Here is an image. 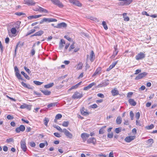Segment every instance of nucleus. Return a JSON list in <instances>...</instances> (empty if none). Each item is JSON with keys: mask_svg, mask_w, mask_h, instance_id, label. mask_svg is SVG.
Returning a JSON list of instances; mask_svg holds the SVG:
<instances>
[{"mask_svg": "<svg viewBox=\"0 0 157 157\" xmlns=\"http://www.w3.org/2000/svg\"><path fill=\"white\" fill-rule=\"evenodd\" d=\"M29 145L31 147H34L35 146V144L34 142L32 141L29 143Z\"/></svg>", "mask_w": 157, "mask_h": 157, "instance_id": "obj_55", "label": "nucleus"}, {"mask_svg": "<svg viewBox=\"0 0 157 157\" xmlns=\"http://www.w3.org/2000/svg\"><path fill=\"white\" fill-rule=\"evenodd\" d=\"M101 71V69L100 68H98L96 71H95V72L94 73L92 77H94L95 76L97 75L98 74L99 72H100Z\"/></svg>", "mask_w": 157, "mask_h": 157, "instance_id": "obj_33", "label": "nucleus"}, {"mask_svg": "<svg viewBox=\"0 0 157 157\" xmlns=\"http://www.w3.org/2000/svg\"><path fill=\"white\" fill-rule=\"evenodd\" d=\"M89 136L90 135L86 133H82L81 135V136L84 142L89 137Z\"/></svg>", "mask_w": 157, "mask_h": 157, "instance_id": "obj_11", "label": "nucleus"}, {"mask_svg": "<svg viewBox=\"0 0 157 157\" xmlns=\"http://www.w3.org/2000/svg\"><path fill=\"white\" fill-rule=\"evenodd\" d=\"M34 10L36 11L44 12L45 13H48V12L47 10L40 6H39L38 8H35V9Z\"/></svg>", "mask_w": 157, "mask_h": 157, "instance_id": "obj_16", "label": "nucleus"}, {"mask_svg": "<svg viewBox=\"0 0 157 157\" xmlns=\"http://www.w3.org/2000/svg\"><path fill=\"white\" fill-rule=\"evenodd\" d=\"M25 130V127L23 125H21L19 127L16 128L15 131L17 133H19L20 132H23Z\"/></svg>", "mask_w": 157, "mask_h": 157, "instance_id": "obj_9", "label": "nucleus"}, {"mask_svg": "<svg viewBox=\"0 0 157 157\" xmlns=\"http://www.w3.org/2000/svg\"><path fill=\"white\" fill-rule=\"evenodd\" d=\"M82 65H83V64L82 63H79L78 65V66H77V69L78 70H80V69H82Z\"/></svg>", "mask_w": 157, "mask_h": 157, "instance_id": "obj_42", "label": "nucleus"}, {"mask_svg": "<svg viewBox=\"0 0 157 157\" xmlns=\"http://www.w3.org/2000/svg\"><path fill=\"white\" fill-rule=\"evenodd\" d=\"M96 85V84L94 82H93L90 84H89L88 86L89 88L90 89V88H92V87L94 86H95Z\"/></svg>", "mask_w": 157, "mask_h": 157, "instance_id": "obj_52", "label": "nucleus"}, {"mask_svg": "<svg viewBox=\"0 0 157 157\" xmlns=\"http://www.w3.org/2000/svg\"><path fill=\"white\" fill-rule=\"evenodd\" d=\"M21 23V22L20 21H17L15 23V25H17V26H15V27L17 28H19L20 27Z\"/></svg>", "mask_w": 157, "mask_h": 157, "instance_id": "obj_41", "label": "nucleus"}, {"mask_svg": "<svg viewBox=\"0 0 157 157\" xmlns=\"http://www.w3.org/2000/svg\"><path fill=\"white\" fill-rule=\"evenodd\" d=\"M153 140L152 139H149L147 141V143H148L152 144L153 143Z\"/></svg>", "mask_w": 157, "mask_h": 157, "instance_id": "obj_58", "label": "nucleus"}, {"mask_svg": "<svg viewBox=\"0 0 157 157\" xmlns=\"http://www.w3.org/2000/svg\"><path fill=\"white\" fill-rule=\"evenodd\" d=\"M21 84L25 88H27L28 89H32V87L29 84H27L23 82H21Z\"/></svg>", "mask_w": 157, "mask_h": 157, "instance_id": "obj_24", "label": "nucleus"}, {"mask_svg": "<svg viewBox=\"0 0 157 157\" xmlns=\"http://www.w3.org/2000/svg\"><path fill=\"white\" fill-rule=\"evenodd\" d=\"M109 83L108 82H102L101 84H99L98 86L99 87H105V86L108 85H109Z\"/></svg>", "mask_w": 157, "mask_h": 157, "instance_id": "obj_23", "label": "nucleus"}, {"mask_svg": "<svg viewBox=\"0 0 157 157\" xmlns=\"http://www.w3.org/2000/svg\"><path fill=\"white\" fill-rule=\"evenodd\" d=\"M24 3L28 5L34 6L35 2L33 0H24Z\"/></svg>", "mask_w": 157, "mask_h": 157, "instance_id": "obj_12", "label": "nucleus"}, {"mask_svg": "<svg viewBox=\"0 0 157 157\" xmlns=\"http://www.w3.org/2000/svg\"><path fill=\"white\" fill-rule=\"evenodd\" d=\"M54 85L53 82L49 83L48 84L45 85L44 87L46 88H49L52 87Z\"/></svg>", "mask_w": 157, "mask_h": 157, "instance_id": "obj_29", "label": "nucleus"}, {"mask_svg": "<svg viewBox=\"0 0 157 157\" xmlns=\"http://www.w3.org/2000/svg\"><path fill=\"white\" fill-rule=\"evenodd\" d=\"M83 96V94L82 93H80L78 92H75L73 96H72V98L73 99H80Z\"/></svg>", "mask_w": 157, "mask_h": 157, "instance_id": "obj_3", "label": "nucleus"}, {"mask_svg": "<svg viewBox=\"0 0 157 157\" xmlns=\"http://www.w3.org/2000/svg\"><path fill=\"white\" fill-rule=\"evenodd\" d=\"M15 14L16 15H18V16H21L22 15H23L25 14L22 12H17V13H16Z\"/></svg>", "mask_w": 157, "mask_h": 157, "instance_id": "obj_62", "label": "nucleus"}, {"mask_svg": "<svg viewBox=\"0 0 157 157\" xmlns=\"http://www.w3.org/2000/svg\"><path fill=\"white\" fill-rule=\"evenodd\" d=\"M145 56V54L142 52L138 53L135 57L136 59L137 60L142 59Z\"/></svg>", "mask_w": 157, "mask_h": 157, "instance_id": "obj_4", "label": "nucleus"}, {"mask_svg": "<svg viewBox=\"0 0 157 157\" xmlns=\"http://www.w3.org/2000/svg\"><path fill=\"white\" fill-rule=\"evenodd\" d=\"M33 82L36 84V85H40L41 84H42L43 82H41L38 81H34Z\"/></svg>", "mask_w": 157, "mask_h": 157, "instance_id": "obj_44", "label": "nucleus"}, {"mask_svg": "<svg viewBox=\"0 0 157 157\" xmlns=\"http://www.w3.org/2000/svg\"><path fill=\"white\" fill-rule=\"evenodd\" d=\"M154 127V125L153 124H151L149 126L146 127V128L147 129H150L153 128Z\"/></svg>", "mask_w": 157, "mask_h": 157, "instance_id": "obj_46", "label": "nucleus"}, {"mask_svg": "<svg viewBox=\"0 0 157 157\" xmlns=\"http://www.w3.org/2000/svg\"><path fill=\"white\" fill-rule=\"evenodd\" d=\"M113 96H115L119 94V91L116 88H114L111 91Z\"/></svg>", "mask_w": 157, "mask_h": 157, "instance_id": "obj_20", "label": "nucleus"}, {"mask_svg": "<svg viewBox=\"0 0 157 157\" xmlns=\"http://www.w3.org/2000/svg\"><path fill=\"white\" fill-rule=\"evenodd\" d=\"M65 40L63 39H61L60 40V42L59 45V47L60 48H62L64 46V44H65Z\"/></svg>", "mask_w": 157, "mask_h": 157, "instance_id": "obj_26", "label": "nucleus"}, {"mask_svg": "<svg viewBox=\"0 0 157 157\" xmlns=\"http://www.w3.org/2000/svg\"><path fill=\"white\" fill-rule=\"evenodd\" d=\"M89 57L91 62L93 61L94 59L95 54L93 51H91L90 56L88 55H87V61L88 60Z\"/></svg>", "mask_w": 157, "mask_h": 157, "instance_id": "obj_8", "label": "nucleus"}, {"mask_svg": "<svg viewBox=\"0 0 157 157\" xmlns=\"http://www.w3.org/2000/svg\"><path fill=\"white\" fill-rule=\"evenodd\" d=\"M118 61H117L115 62H113L112 64L110 65V66L112 68H113L115 67Z\"/></svg>", "mask_w": 157, "mask_h": 157, "instance_id": "obj_54", "label": "nucleus"}, {"mask_svg": "<svg viewBox=\"0 0 157 157\" xmlns=\"http://www.w3.org/2000/svg\"><path fill=\"white\" fill-rule=\"evenodd\" d=\"M133 2V0H124L123 2H120V5L122 6L128 5Z\"/></svg>", "mask_w": 157, "mask_h": 157, "instance_id": "obj_13", "label": "nucleus"}, {"mask_svg": "<svg viewBox=\"0 0 157 157\" xmlns=\"http://www.w3.org/2000/svg\"><path fill=\"white\" fill-rule=\"evenodd\" d=\"M54 135L55 136L57 137H60L61 136L60 134L58 132L54 133Z\"/></svg>", "mask_w": 157, "mask_h": 157, "instance_id": "obj_57", "label": "nucleus"}, {"mask_svg": "<svg viewBox=\"0 0 157 157\" xmlns=\"http://www.w3.org/2000/svg\"><path fill=\"white\" fill-rule=\"evenodd\" d=\"M49 121V119L48 118L45 117L44 120V125L47 127L48 126V123Z\"/></svg>", "mask_w": 157, "mask_h": 157, "instance_id": "obj_32", "label": "nucleus"}, {"mask_svg": "<svg viewBox=\"0 0 157 157\" xmlns=\"http://www.w3.org/2000/svg\"><path fill=\"white\" fill-rule=\"evenodd\" d=\"M133 94V93L132 92H128L127 95V97L130 98L131 96Z\"/></svg>", "mask_w": 157, "mask_h": 157, "instance_id": "obj_60", "label": "nucleus"}, {"mask_svg": "<svg viewBox=\"0 0 157 157\" xmlns=\"http://www.w3.org/2000/svg\"><path fill=\"white\" fill-rule=\"evenodd\" d=\"M55 105H56L55 103H51L48 104L47 105V107L48 108H49L51 107L55 106Z\"/></svg>", "mask_w": 157, "mask_h": 157, "instance_id": "obj_49", "label": "nucleus"}, {"mask_svg": "<svg viewBox=\"0 0 157 157\" xmlns=\"http://www.w3.org/2000/svg\"><path fill=\"white\" fill-rule=\"evenodd\" d=\"M82 82H78V83L76 84L75 85L72 86L71 88H70L69 89V91H70L71 90H72V89H76L78 87V86H80Z\"/></svg>", "mask_w": 157, "mask_h": 157, "instance_id": "obj_22", "label": "nucleus"}, {"mask_svg": "<svg viewBox=\"0 0 157 157\" xmlns=\"http://www.w3.org/2000/svg\"><path fill=\"white\" fill-rule=\"evenodd\" d=\"M91 107L92 108H96L98 107L97 105L96 104H94L91 105Z\"/></svg>", "mask_w": 157, "mask_h": 157, "instance_id": "obj_64", "label": "nucleus"}, {"mask_svg": "<svg viewBox=\"0 0 157 157\" xmlns=\"http://www.w3.org/2000/svg\"><path fill=\"white\" fill-rule=\"evenodd\" d=\"M56 129H57V130L59 131V132H63V129L62 130V129L59 126H57L56 127H55Z\"/></svg>", "mask_w": 157, "mask_h": 157, "instance_id": "obj_47", "label": "nucleus"}, {"mask_svg": "<svg viewBox=\"0 0 157 157\" xmlns=\"http://www.w3.org/2000/svg\"><path fill=\"white\" fill-rule=\"evenodd\" d=\"M117 46L116 45L114 47V48L115 49V51L113 52V54L112 55L111 57L112 58H114L115 56L117 55V53L118 52V51H117Z\"/></svg>", "mask_w": 157, "mask_h": 157, "instance_id": "obj_21", "label": "nucleus"}, {"mask_svg": "<svg viewBox=\"0 0 157 157\" xmlns=\"http://www.w3.org/2000/svg\"><path fill=\"white\" fill-rule=\"evenodd\" d=\"M74 4L79 7H80L82 6L81 4L77 0L75 1Z\"/></svg>", "mask_w": 157, "mask_h": 157, "instance_id": "obj_38", "label": "nucleus"}, {"mask_svg": "<svg viewBox=\"0 0 157 157\" xmlns=\"http://www.w3.org/2000/svg\"><path fill=\"white\" fill-rule=\"evenodd\" d=\"M6 118L9 120L12 119L13 118V117L10 115H8L6 117Z\"/></svg>", "mask_w": 157, "mask_h": 157, "instance_id": "obj_61", "label": "nucleus"}, {"mask_svg": "<svg viewBox=\"0 0 157 157\" xmlns=\"http://www.w3.org/2000/svg\"><path fill=\"white\" fill-rule=\"evenodd\" d=\"M21 74L23 75L28 80H29L30 79V77L29 76H28L26 74H25L24 71H22L21 72Z\"/></svg>", "mask_w": 157, "mask_h": 157, "instance_id": "obj_34", "label": "nucleus"}, {"mask_svg": "<svg viewBox=\"0 0 157 157\" xmlns=\"http://www.w3.org/2000/svg\"><path fill=\"white\" fill-rule=\"evenodd\" d=\"M106 127V126H103L101 127L99 130V133L100 134H103L105 132V128Z\"/></svg>", "mask_w": 157, "mask_h": 157, "instance_id": "obj_28", "label": "nucleus"}, {"mask_svg": "<svg viewBox=\"0 0 157 157\" xmlns=\"http://www.w3.org/2000/svg\"><path fill=\"white\" fill-rule=\"evenodd\" d=\"M97 96L101 98H104V96L103 94L101 93H99L97 94Z\"/></svg>", "mask_w": 157, "mask_h": 157, "instance_id": "obj_56", "label": "nucleus"}, {"mask_svg": "<svg viewBox=\"0 0 157 157\" xmlns=\"http://www.w3.org/2000/svg\"><path fill=\"white\" fill-rule=\"evenodd\" d=\"M69 122L68 121H64L62 124V125L64 127H67L68 126Z\"/></svg>", "mask_w": 157, "mask_h": 157, "instance_id": "obj_39", "label": "nucleus"}, {"mask_svg": "<svg viewBox=\"0 0 157 157\" xmlns=\"http://www.w3.org/2000/svg\"><path fill=\"white\" fill-rule=\"evenodd\" d=\"M20 144L21 149L24 151L25 152L26 151L27 149L26 146L25 140L22 139L21 141Z\"/></svg>", "mask_w": 157, "mask_h": 157, "instance_id": "obj_5", "label": "nucleus"}, {"mask_svg": "<svg viewBox=\"0 0 157 157\" xmlns=\"http://www.w3.org/2000/svg\"><path fill=\"white\" fill-rule=\"evenodd\" d=\"M41 92L44 94L46 95H49L51 93V91L48 90H41Z\"/></svg>", "mask_w": 157, "mask_h": 157, "instance_id": "obj_31", "label": "nucleus"}, {"mask_svg": "<svg viewBox=\"0 0 157 157\" xmlns=\"http://www.w3.org/2000/svg\"><path fill=\"white\" fill-rule=\"evenodd\" d=\"M14 71L16 76L19 79H21L23 80V79L21 78V75L19 73V71L18 69L17 66H15L14 67Z\"/></svg>", "mask_w": 157, "mask_h": 157, "instance_id": "obj_2", "label": "nucleus"}, {"mask_svg": "<svg viewBox=\"0 0 157 157\" xmlns=\"http://www.w3.org/2000/svg\"><path fill=\"white\" fill-rule=\"evenodd\" d=\"M67 26V24L64 22H62L58 24L57 25L54 26L55 28H61L66 27Z\"/></svg>", "mask_w": 157, "mask_h": 157, "instance_id": "obj_15", "label": "nucleus"}, {"mask_svg": "<svg viewBox=\"0 0 157 157\" xmlns=\"http://www.w3.org/2000/svg\"><path fill=\"white\" fill-rule=\"evenodd\" d=\"M74 44H75V43L74 42H73L72 44L71 45V46L69 48V51H71L72 49H73L75 48V46L74 45Z\"/></svg>", "mask_w": 157, "mask_h": 157, "instance_id": "obj_40", "label": "nucleus"}, {"mask_svg": "<svg viewBox=\"0 0 157 157\" xmlns=\"http://www.w3.org/2000/svg\"><path fill=\"white\" fill-rule=\"evenodd\" d=\"M102 25L105 30H107L108 29L107 25L106 22L105 21H102Z\"/></svg>", "mask_w": 157, "mask_h": 157, "instance_id": "obj_35", "label": "nucleus"}, {"mask_svg": "<svg viewBox=\"0 0 157 157\" xmlns=\"http://www.w3.org/2000/svg\"><path fill=\"white\" fill-rule=\"evenodd\" d=\"M51 1L52 3L60 8H62L63 6V5L59 0H51Z\"/></svg>", "mask_w": 157, "mask_h": 157, "instance_id": "obj_7", "label": "nucleus"}, {"mask_svg": "<svg viewBox=\"0 0 157 157\" xmlns=\"http://www.w3.org/2000/svg\"><path fill=\"white\" fill-rule=\"evenodd\" d=\"M35 53V49L34 48H33L31 50V54L32 56H33L34 55Z\"/></svg>", "mask_w": 157, "mask_h": 157, "instance_id": "obj_51", "label": "nucleus"}, {"mask_svg": "<svg viewBox=\"0 0 157 157\" xmlns=\"http://www.w3.org/2000/svg\"><path fill=\"white\" fill-rule=\"evenodd\" d=\"M62 115L60 114H58L56 116L55 118L56 119H59L62 117Z\"/></svg>", "mask_w": 157, "mask_h": 157, "instance_id": "obj_45", "label": "nucleus"}, {"mask_svg": "<svg viewBox=\"0 0 157 157\" xmlns=\"http://www.w3.org/2000/svg\"><path fill=\"white\" fill-rule=\"evenodd\" d=\"M147 75V73L144 72L139 74L135 78V80H137L140 79L144 77Z\"/></svg>", "mask_w": 157, "mask_h": 157, "instance_id": "obj_10", "label": "nucleus"}, {"mask_svg": "<svg viewBox=\"0 0 157 157\" xmlns=\"http://www.w3.org/2000/svg\"><path fill=\"white\" fill-rule=\"evenodd\" d=\"M140 113L139 112H138L136 113L135 117L136 118V119L138 120L140 118Z\"/></svg>", "mask_w": 157, "mask_h": 157, "instance_id": "obj_50", "label": "nucleus"}, {"mask_svg": "<svg viewBox=\"0 0 157 157\" xmlns=\"http://www.w3.org/2000/svg\"><path fill=\"white\" fill-rule=\"evenodd\" d=\"M80 112L81 114L84 116H87L89 113L87 112V110L85 109L84 107H82L80 110Z\"/></svg>", "mask_w": 157, "mask_h": 157, "instance_id": "obj_17", "label": "nucleus"}, {"mask_svg": "<svg viewBox=\"0 0 157 157\" xmlns=\"http://www.w3.org/2000/svg\"><path fill=\"white\" fill-rule=\"evenodd\" d=\"M113 132H111V133H108L107 135L108 137L109 138H113Z\"/></svg>", "mask_w": 157, "mask_h": 157, "instance_id": "obj_48", "label": "nucleus"}, {"mask_svg": "<svg viewBox=\"0 0 157 157\" xmlns=\"http://www.w3.org/2000/svg\"><path fill=\"white\" fill-rule=\"evenodd\" d=\"M128 101L130 104L132 106H134L136 104V102L134 100L132 99H129Z\"/></svg>", "mask_w": 157, "mask_h": 157, "instance_id": "obj_25", "label": "nucleus"}, {"mask_svg": "<svg viewBox=\"0 0 157 157\" xmlns=\"http://www.w3.org/2000/svg\"><path fill=\"white\" fill-rule=\"evenodd\" d=\"M121 128L119 127L116 128L115 129V132L117 133H119V132H121Z\"/></svg>", "mask_w": 157, "mask_h": 157, "instance_id": "obj_37", "label": "nucleus"}, {"mask_svg": "<svg viewBox=\"0 0 157 157\" xmlns=\"http://www.w3.org/2000/svg\"><path fill=\"white\" fill-rule=\"evenodd\" d=\"M43 33L44 31L41 30L36 33L34 35H36V36H41Z\"/></svg>", "mask_w": 157, "mask_h": 157, "instance_id": "obj_30", "label": "nucleus"}, {"mask_svg": "<svg viewBox=\"0 0 157 157\" xmlns=\"http://www.w3.org/2000/svg\"><path fill=\"white\" fill-rule=\"evenodd\" d=\"M13 138H10L6 139V142L7 143H9L11 142H13Z\"/></svg>", "mask_w": 157, "mask_h": 157, "instance_id": "obj_43", "label": "nucleus"}, {"mask_svg": "<svg viewBox=\"0 0 157 157\" xmlns=\"http://www.w3.org/2000/svg\"><path fill=\"white\" fill-rule=\"evenodd\" d=\"M21 109H27L29 110H30L31 109V106L25 104H24L23 105H21L20 107Z\"/></svg>", "mask_w": 157, "mask_h": 157, "instance_id": "obj_19", "label": "nucleus"}, {"mask_svg": "<svg viewBox=\"0 0 157 157\" xmlns=\"http://www.w3.org/2000/svg\"><path fill=\"white\" fill-rule=\"evenodd\" d=\"M116 121L117 124H120L122 122V118L120 116L117 117Z\"/></svg>", "mask_w": 157, "mask_h": 157, "instance_id": "obj_27", "label": "nucleus"}, {"mask_svg": "<svg viewBox=\"0 0 157 157\" xmlns=\"http://www.w3.org/2000/svg\"><path fill=\"white\" fill-rule=\"evenodd\" d=\"M57 21V20L56 19L44 18L40 22V24H41L44 22H56Z\"/></svg>", "mask_w": 157, "mask_h": 157, "instance_id": "obj_1", "label": "nucleus"}, {"mask_svg": "<svg viewBox=\"0 0 157 157\" xmlns=\"http://www.w3.org/2000/svg\"><path fill=\"white\" fill-rule=\"evenodd\" d=\"M130 116L132 120H133L134 114L132 111H131L130 112Z\"/></svg>", "mask_w": 157, "mask_h": 157, "instance_id": "obj_53", "label": "nucleus"}, {"mask_svg": "<svg viewBox=\"0 0 157 157\" xmlns=\"http://www.w3.org/2000/svg\"><path fill=\"white\" fill-rule=\"evenodd\" d=\"M135 137V136H128L125 138L124 140L126 142H130L132 140H134Z\"/></svg>", "mask_w": 157, "mask_h": 157, "instance_id": "obj_18", "label": "nucleus"}, {"mask_svg": "<svg viewBox=\"0 0 157 157\" xmlns=\"http://www.w3.org/2000/svg\"><path fill=\"white\" fill-rule=\"evenodd\" d=\"M45 145V144L44 143H40L39 144V147L41 148H43Z\"/></svg>", "mask_w": 157, "mask_h": 157, "instance_id": "obj_63", "label": "nucleus"}, {"mask_svg": "<svg viewBox=\"0 0 157 157\" xmlns=\"http://www.w3.org/2000/svg\"><path fill=\"white\" fill-rule=\"evenodd\" d=\"M24 69L29 74L31 73V71H30V70L27 68L26 67H24Z\"/></svg>", "mask_w": 157, "mask_h": 157, "instance_id": "obj_59", "label": "nucleus"}, {"mask_svg": "<svg viewBox=\"0 0 157 157\" xmlns=\"http://www.w3.org/2000/svg\"><path fill=\"white\" fill-rule=\"evenodd\" d=\"M63 132H64V134L67 137V138L70 139L72 138V134L66 129H63Z\"/></svg>", "mask_w": 157, "mask_h": 157, "instance_id": "obj_6", "label": "nucleus"}, {"mask_svg": "<svg viewBox=\"0 0 157 157\" xmlns=\"http://www.w3.org/2000/svg\"><path fill=\"white\" fill-rule=\"evenodd\" d=\"M96 140L94 137H91L87 140V143L88 144L92 143L94 145H95L96 144Z\"/></svg>", "mask_w": 157, "mask_h": 157, "instance_id": "obj_14", "label": "nucleus"}, {"mask_svg": "<svg viewBox=\"0 0 157 157\" xmlns=\"http://www.w3.org/2000/svg\"><path fill=\"white\" fill-rule=\"evenodd\" d=\"M16 28L13 27L11 29V32L12 34H16L17 31Z\"/></svg>", "mask_w": 157, "mask_h": 157, "instance_id": "obj_36", "label": "nucleus"}]
</instances>
